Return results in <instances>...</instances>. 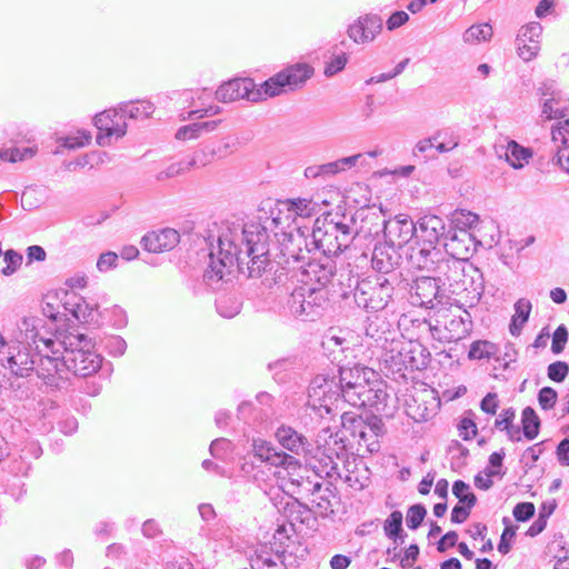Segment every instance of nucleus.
<instances>
[{"label":"nucleus","instance_id":"nucleus-64","mask_svg":"<svg viewBox=\"0 0 569 569\" xmlns=\"http://www.w3.org/2000/svg\"><path fill=\"white\" fill-rule=\"evenodd\" d=\"M117 261H118V254L112 251H108V252L100 254V257L97 261V268L99 269V271L106 272V271L110 270L111 268L116 267Z\"/></svg>","mask_w":569,"mask_h":569},{"label":"nucleus","instance_id":"nucleus-63","mask_svg":"<svg viewBox=\"0 0 569 569\" xmlns=\"http://www.w3.org/2000/svg\"><path fill=\"white\" fill-rule=\"evenodd\" d=\"M252 569H287L283 561H276L270 557H259L251 563Z\"/></svg>","mask_w":569,"mask_h":569},{"label":"nucleus","instance_id":"nucleus-60","mask_svg":"<svg viewBox=\"0 0 569 569\" xmlns=\"http://www.w3.org/2000/svg\"><path fill=\"white\" fill-rule=\"evenodd\" d=\"M536 508L532 502H519L513 508V517L518 521H528L535 515Z\"/></svg>","mask_w":569,"mask_h":569},{"label":"nucleus","instance_id":"nucleus-47","mask_svg":"<svg viewBox=\"0 0 569 569\" xmlns=\"http://www.w3.org/2000/svg\"><path fill=\"white\" fill-rule=\"evenodd\" d=\"M552 141L557 148H565L569 146V120L559 121L551 131Z\"/></svg>","mask_w":569,"mask_h":569},{"label":"nucleus","instance_id":"nucleus-53","mask_svg":"<svg viewBox=\"0 0 569 569\" xmlns=\"http://www.w3.org/2000/svg\"><path fill=\"white\" fill-rule=\"evenodd\" d=\"M33 151L30 148L19 149H4L0 151V159L9 162H18L31 158Z\"/></svg>","mask_w":569,"mask_h":569},{"label":"nucleus","instance_id":"nucleus-35","mask_svg":"<svg viewBox=\"0 0 569 569\" xmlns=\"http://www.w3.org/2000/svg\"><path fill=\"white\" fill-rule=\"evenodd\" d=\"M433 140L437 142L433 146L438 152L445 153L453 150L459 144V136L450 128L440 130L433 134Z\"/></svg>","mask_w":569,"mask_h":569},{"label":"nucleus","instance_id":"nucleus-40","mask_svg":"<svg viewBox=\"0 0 569 569\" xmlns=\"http://www.w3.org/2000/svg\"><path fill=\"white\" fill-rule=\"evenodd\" d=\"M469 277H463L462 279H460L459 283L461 284V293L459 296H461V299L459 300V302L462 305V306H466V307H469V308H472L475 307L481 299L483 292H485V279H483V274L481 273V286H480V292H478V295H476V297L473 298L472 297V293H471V288L469 286Z\"/></svg>","mask_w":569,"mask_h":569},{"label":"nucleus","instance_id":"nucleus-48","mask_svg":"<svg viewBox=\"0 0 569 569\" xmlns=\"http://www.w3.org/2000/svg\"><path fill=\"white\" fill-rule=\"evenodd\" d=\"M212 144H206L202 149L196 151L192 158L188 159L190 169L193 167H206L216 159V154L211 153Z\"/></svg>","mask_w":569,"mask_h":569},{"label":"nucleus","instance_id":"nucleus-20","mask_svg":"<svg viewBox=\"0 0 569 569\" xmlns=\"http://www.w3.org/2000/svg\"><path fill=\"white\" fill-rule=\"evenodd\" d=\"M417 240L428 243L431 246H437L438 241L441 238L446 239V223L442 218L436 214H425L417 222Z\"/></svg>","mask_w":569,"mask_h":569},{"label":"nucleus","instance_id":"nucleus-12","mask_svg":"<svg viewBox=\"0 0 569 569\" xmlns=\"http://www.w3.org/2000/svg\"><path fill=\"white\" fill-rule=\"evenodd\" d=\"M417 233V226L408 214H398L383 221L385 241L401 249Z\"/></svg>","mask_w":569,"mask_h":569},{"label":"nucleus","instance_id":"nucleus-15","mask_svg":"<svg viewBox=\"0 0 569 569\" xmlns=\"http://www.w3.org/2000/svg\"><path fill=\"white\" fill-rule=\"evenodd\" d=\"M477 244L478 242L468 230H448L443 244L445 250L442 251L448 257L469 261V258L476 251Z\"/></svg>","mask_w":569,"mask_h":569},{"label":"nucleus","instance_id":"nucleus-34","mask_svg":"<svg viewBox=\"0 0 569 569\" xmlns=\"http://www.w3.org/2000/svg\"><path fill=\"white\" fill-rule=\"evenodd\" d=\"M521 423L523 436L528 440H533L540 429V419L531 407H526L521 413Z\"/></svg>","mask_w":569,"mask_h":569},{"label":"nucleus","instance_id":"nucleus-51","mask_svg":"<svg viewBox=\"0 0 569 569\" xmlns=\"http://www.w3.org/2000/svg\"><path fill=\"white\" fill-rule=\"evenodd\" d=\"M190 169V163L188 160H180L178 162H173L169 164L164 170H161L157 173V180H164L168 178H173L179 176Z\"/></svg>","mask_w":569,"mask_h":569},{"label":"nucleus","instance_id":"nucleus-54","mask_svg":"<svg viewBox=\"0 0 569 569\" xmlns=\"http://www.w3.org/2000/svg\"><path fill=\"white\" fill-rule=\"evenodd\" d=\"M569 373V365L565 361H555L547 368V376L555 382H562Z\"/></svg>","mask_w":569,"mask_h":569},{"label":"nucleus","instance_id":"nucleus-25","mask_svg":"<svg viewBox=\"0 0 569 569\" xmlns=\"http://www.w3.org/2000/svg\"><path fill=\"white\" fill-rule=\"evenodd\" d=\"M383 422L377 416L370 418V426L367 430L361 431V435L357 438L359 447H365L370 453L378 452L380 450L379 436L383 433Z\"/></svg>","mask_w":569,"mask_h":569},{"label":"nucleus","instance_id":"nucleus-10","mask_svg":"<svg viewBox=\"0 0 569 569\" xmlns=\"http://www.w3.org/2000/svg\"><path fill=\"white\" fill-rule=\"evenodd\" d=\"M392 295L391 280L386 276H376L358 282L353 297L358 307L368 311H380L388 306Z\"/></svg>","mask_w":569,"mask_h":569},{"label":"nucleus","instance_id":"nucleus-49","mask_svg":"<svg viewBox=\"0 0 569 569\" xmlns=\"http://www.w3.org/2000/svg\"><path fill=\"white\" fill-rule=\"evenodd\" d=\"M427 515L425 506L417 503L411 506L407 511L406 522L409 529L416 530L423 521Z\"/></svg>","mask_w":569,"mask_h":569},{"label":"nucleus","instance_id":"nucleus-45","mask_svg":"<svg viewBox=\"0 0 569 569\" xmlns=\"http://www.w3.org/2000/svg\"><path fill=\"white\" fill-rule=\"evenodd\" d=\"M402 359H403V356L400 350V347L387 350L382 355V358H381L385 367L393 372L395 371L399 372V371L406 369V363H402V361H401Z\"/></svg>","mask_w":569,"mask_h":569},{"label":"nucleus","instance_id":"nucleus-28","mask_svg":"<svg viewBox=\"0 0 569 569\" xmlns=\"http://www.w3.org/2000/svg\"><path fill=\"white\" fill-rule=\"evenodd\" d=\"M532 305L528 299L521 298L515 303V315L512 316L509 331L513 337L520 335L525 323L528 321Z\"/></svg>","mask_w":569,"mask_h":569},{"label":"nucleus","instance_id":"nucleus-19","mask_svg":"<svg viewBox=\"0 0 569 569\" xmlns=\"http://www.w3.org/2000/svg\"><path fill=\"white\" fill-rule=\"evenodd\" d=\"M398 250V248L386 241L377 243L371 257L372 268L385 276L392 274L401 260V254Z\"/></svg>","mask_w":569,"mask_h":569},{"label":"nucleus","instance_id":"nucleus-14","mask_svg":"<svg viewBox=\"0 0 569 569\" xmlns=\"http://www.w3.org/2000/svg\"><path fill=\"white\" fill-rule=\"evenodd\" d=\"M252 453L261 462L273 467H282L286 470H296L300 467L297 458L276 448L271 442L263 439H253Z\"/></svg>","mask_w":569,"mask_h":569},{"label":"nucleus","instance_id":"nucleus-4","mask_svg":"<svg viewBox=\"0 0 569 569\" xmlns=\"http://www.w3.org/2000/svg\"><path fill=\"white\" fill-rule=\"evenodd\" d=\"M313 73L306 63L287 67L256 88L252 79H233L221 84L216 91V98L221 102H232L247 99L257 102L268 97H276L289 90L301 87Z\"/></svg>","mask_w":569,"mask_h":569},{"label":"nucleus","instance_id":"nucleus-2","mask_svg":"<svg viewBox=\"0 0 569 569\" xmlns=\"http://www.w3.org/2000/svg\"><path fill=\"white\" fill-rule=\"evenodd\" d=\"M40 340L44 349H39L38 377L52 388H62L69 380V375L86 378L96 373L101 367V356L92 350V342L84 335L70 333L62 340L58 338Z\"/></svg>","mask_w":569,"mask_h":569},{"label":"nucleus","instance_id":"nucleus-24","mask_svg":"<svg viewBox=\"0 0 569 569\" xmlns=\"http://www.w3.org/2000/svg\"><path fill=\"white\" fill-rule=\"evenodd\" d=\"M399 347L403 356L401 361L406 363V369L421 370L428 365L429 353L419 342H401Z\"/></svg>","mask_w":569,"mask_h":569},{"label":"nucleus","instance_id":"nucleus-62","mask_svg":"<svg viewBox=\"0 0 569 569\" xmlns=\"http://www.w3.org/2000/svg\"><path fill=\"white\" fill-rule=\"evenodd\" d=\"M211 144H212L211 153H214L216 158L222 159L233 152L237 143L234 141H230L227 139V140L220 141L219 143H211Z\"/></svg>","mask_w":569,"mask_h":569},{"label":"nucleus","instance_id":"nucleus-44","mask_svg":"<svg viewBox=\"0 0 569 569\" xmlns=\"http://www.w3.org/2000/svg\"><path fill=\"white\" fill-rule=\"evenodd\" d=\"M452 492L458 498L460 503L467 505L468 508H472L477 498L473 492L470 491V487L462 480H457L453 482Z\"/></svg>","mask_w":569,"mask_h":569},{"label":"nucleus","instance_id":"nucleus-17","mask_svg":"<svg viewBox=\"0 0 569 569\" xmlns=\"http://www.w3.org/2000/svg\"><path fill=\"white\" fill-rule=\"evenodd\" d=\"M388 399L389 395L387 393L386 385L380 379L379 373H377L375 382L369 383L363 391V396L360 397V403H355L353 407H368L373 412L389 416Z\"/></svg>","mask_w":569,"mask_h":569},{"label":"nucleus","instance_id":"nucleus-39","mask_svg":"<svg viewBox=\"0 0 569 569\" xmlns=\"http://www.w3.org/2000/svg\"><path fill=\"white\" fill-rule=\"evenodd\" d=\"M497 352V346L487 340H478L472 342L468 357L471 360L490 359Z\"/></svg>","mask_w":569,"mask_h":569},{"label":"nucleus","instance_id":"nucleus-59","mask_svg":"<svg viewBox=\"0 0 569 569\" xmlns=\"http://www.w3.org/2000/svg\"><path fill=\"white\" fill-rule=\"evenodd\" d=\"M106 348L110 355L119 357L126 352L127 342L120 336H112L107 339Z\"/></svg>","mask_w":569,"mask_h":569},{"label":"nucleus","instance_id":"nucleus-32","mask_svg":"<svg viewBox=\"0 0 569 569\" xmlns=\"http://www.w3.org/2000/svg\"><path fill=\"white\" fill-rule=\"evenodd\" d=\"M493 30L489 23L473 24L462 34L463 42L468 44H478L482 41H489L492 38Z\"/></svg>","mask_w":569,"mask_h":569},{"label":"nucleus","instance_id":"nucleus-37","mask_svg":"<svg viewBox=\"0 0 569 569\" xmlns=\"http://www.w3.org/2000/svg\"><path fill=\"white\" fill-rule=\"evenodd\" d=\"M74 302H72V308H66L71 312V315L81 322H89L93 320V313L96 310V305H90L82 297L73 296Z\"/></svg>","mask_w":569,"mask_h":569},{"label":"nucleus","instance_id":"nucleus-36","mask_svg":"<svg viewBox=\"0 0 569 569\" xmlns=\"http://www.w3.org/2000/svg\"><path fill=\"white\" fill-rule=\"evenodd\" d=\"M216 307L221 317L230 319L241 311L242 302L236 296H222L216 301Z\"/></svg>","mask_w":569,"mask_h":569},{"label":"nucleus","instance_id":"nucleus-3","mask_svg":"<svg viewBox=\"0 0 569 569\" xmlns=\"http://www.w3.org/2000/svg\"><path fill=\"white\" fill-rule=\"evenodd\" d=\"M378 372L373 369L355 365L339 368V392L332 390L333 382L322 376L316 377L308 388V407L319 417L323 418L332 410L333 401L339 398L350 406L360 403V397L369 383L375 382Z\"/></svg>","mask_w":569,"mask_h":569},{"label":"nucleus","instance_id":"nucleus-43","mask_svg":"<svg viewBox=\"0 0 569 569\" xmlns=\"http://www.w3.org/2000/svg\"><path fill=\"white\" fill-rule=\"evenodd\" d=\"M287 206L289 212L301 218L310 217L316 210V203L308 199L289 200Z\"/></svg>","mask_w":569,"mask_h":569},{"label":"nucleus","instance_id":"nucleus-57","mask_svg":"<svg viewBox=\"0 0 569 569\" xmlns=\"http://www.w3.org/2000/svg\"><path fill=\"white\" fill-rule=\"evenodd\" d=\"M4 261L7 266L1 270V272L4 276H10L21 266L22 256L14 250H8L4 252Z\"/></svg>","mask_w":569,"mask_h":569},{"label":"nucleus","instance_id":"nucleus-5","mask_svg":"<svg viewBox=\"0 0 569 569\" xmlns=\"http://www.w3.org/2000/svg\"><path fill=\"white\" fill-rule=\"evenodd\" d=\"M353 238L355 232L349 224L325 218L316 220L311 233L306 227H297L295 231H290L287 243L313 249L333 258L346 250Z\"/></svg>","mask_w":569,"mask_h":569},{"label":"nucleus","instance_id":"nucleus-18","mask_svg":"<svg viewBox=\"0 0 569 569\" xmlns=\"http://www.w3.org/2000/svg\"><path fill=\"white\" fill-rule=\"evenodd\" d=\"M382 29V20L377 14L359 17L348 28V36L356 43H367L375 40Z\"/></svg>","mask_w":569,"mask_h":569},{"label":"nucleus","instance_id":"nucleus-11","mask_svg":"<svg viewBox=\"0 0 569 569\" xmlns=\"http://www.w3.org/2000/svg\"><path fill=\"white\" fill-rule=\"evenodd\" d=\"M94 126L99 130L97 143L102 147L111 144L113 140L122 138L127 132V122L123 120L120 108L97 114Z\"/></svg>","mask_w":569,"mask_h":569},{"label":"nucleus","instance_id":"nucleus-27","mask_svg":"<svg viewBox=\"0 0 569 569\" xmlns=\"http://www.w3.org/2000/svg\"><path fill=\"white\" fill-rule=\"evenodd\" d=\"M283 515L291 525L306 523L310 520L311 510L307 505L301 503L298 499L289 497L283 507Z\"/></svg>","mask_w":569,"mask_h":569},{"label":"nucleus","instance_id":"nucleus-55","mask_svg":"<svg viewBox=\"0 0 569 569\" xmlns=\"http://www.w3.org/2000/svg\"><path fill=\"white\" fill-rule=\"evenodd\" d=\"M568 329L565 325H560L552 335L551 351L559 355L563 351L568 341Z\"/></svg>","mask_w":569,"mask_h":569},{"label":"nucleus","instance_id":"nucleus-23","mask_svg":"<svg viewBox=\"0 0 569 569\" xmlns=\"http://www.w3.org/2000/svg\"><path fill=\"white\" fill-rule=\"evenodd\" d=\"M472 329L471 315L463 309L459 315H451L445 322V338L449 341H458L469 335Z\"/></svg>","mask_w":569,"mask_h":569},{"label":"nucleus","instance_id":"nucleus-13","mask_svg":"<svg viewBox=\"0 0 569 569\" xmlns=\"http://www.w3.org/2000/svg\"><path fill=\"white\" fill-rule=\"evenodd\" d=\"M442 257H445L443 251L437 246L423 243L419 240L410 246L407 252V261L410 268L431 274Z\"/></svg>","mask_w":569,"mask_h":569},{"label":"nucleus","instance_id":"nucleus-26","mask_svg":"<svg viewBox=\"0 0 569 569\" xmlns=\"http://www.w3.org/2000/svg\"><path fill=\"white\" fill-rule=\"evenodd\" d=\"M506 160L515 169H521L532 157V151L529 148L520 146L515 140L507 143L505 151Z\"/></svg>","mask_w":569,"mask_h":569},{"label":"nucleus","instance_id":"nucleus-31","mask_svg":"<svg viewBox=\"0 0 569 569\" xmlns=\"http://www.w3.org/2000/svg\"><path fill=\"white\" fill-rule=\"evenodd\" d=\"M306 485L308 487H305V490L310 492L312 496H317L312 502H315L322 512L329 511L331 507L330 497L332 496L331 488L329 486L323 488L321 482L311 483L310 481H307Z\"/></svg>","mask_w":569,"mask_h":569},{"label":"nucleus","instance_id":"nucleus-33","mask_svg":"<svg viewBox=\"0 0 569 569\" xmlns=\"http://www.w3.org/2000/svg\"><path fill=\"white\" fill-rule=\"evenodd\" d=\"M340 419L343 429L349 431L355 439L361 435V431L367 430L370 426V419L367 421L361 416L353 412H343Z\"/></svg>","mask_w":569,"mask_h":569},{"label":"nucleus","instance_id":"nucleus-7","mask_svg":"<svg viewBox=\"0 0 569 569\" xmlns=\"http://www.w3.org/2000/svg\"><path fill=\"white\" fill-rule=\"evenodd\" d=\"M284 254L298 264L297 268L301 271L303 286L327 289L331 283L337 271L332 257L287 242L284 243Z\"/></svg>","mask_w":569,"mask_h":569},{"label":"nucleus","instance_id":"nucleus-29","mask_svg":"<svg viewBox=\"0 0 569 569\" xmlns=\"http://www.w3.org/2000/svg\"><path fill=\"white\" fill-rule=\"evenodd\" d=\"M121 114L123 120L127 118L141 120L149 118L153 111L154 107L150 101H137V102H126L120 107Z\"/></svg>","mask_w":569,"mask_h":569},{"label":"nucleus","instance_id":"nucleus-42","mask_svg":"<svg viewBox=\"0 0 569 569\" xmlns=\"http://www.w3.org/2000/svg\"><path fill=\"white\" fill-rule=\"evenodd\" d=\"M385 533L388 538L397 541L398 538L402 539V513L400 511H392L385 521Z\"/></svg>","mask_w":569,"mask_h":569},{"label":"nucleus","instance_id":"nucleus-6","mask_svg":"<svg viewBox=\"0 0 569 569\" xmlns=\"http://www.w3.org/2000/svg\"><path fill=\"white\" fill-rule=\"evenodd\" d=\"M20 332L24 333L23 340L8 345L4 352L0 356V363L17 377H28L31 372L38 375L40 368L39 349L42 336L37 330L34 319H23L19 326Z\"/></svg>","mask_w":569,"mask_h":569},{"label":"nucleus","instance_id":"nucleus-30","mask_svg":"<svg viewBox=\"0 0 569 569\" xmlns=\"http://www.w3.org/2000/svg\"><path fill=\"white\" fill-rule=\"evenodd\" d=\"M219 121L211 120V121H204V122H198V123H191L183 126L178 129L176 132V138L178 140H190L198 138L201 132H210L217 129Z\"/></svg>","mask_w":569,"mask_h":569},{"label":"nucleus","instance_id":"nucleus-16","mask_svg":"<svg viewBox=\"0 0 569 569\" xmlns=\"http://www.w3.org/2000/svg\"><path fill=\"white\" fill-rule=\"evenodd\" d=\"M440 284L433 274L413 281L410 288V301L413 306L433 309L439 296Z\"/></svg>","mask_w":569,"mask_h":569},{"label":"nucleus","instance_id":"nucleus-56","mask_svg":"<svg viewBox=\"0 0 569 569\" xmlns=\"http://www.w3.org/2000/svg\"><path fill=\"white\" fill-rule=\"evenodd\" d=\"M558 393L551 387H543L538 393V402L543 410L552 409L557 402Z\"/></svg>","mask_w":569,"mask_h":569},{"label":"nucleus","instance_id":"nucleus-22","mask_svg":"<svg viewBox=\"0 0 569 569\" xmlns=\"http://www.w3.org/2000/svg\"><path fill=\"white\" fill-rule=\"evenodd\" d=\"M274 436L280 446L293 455L299 456L308 451V438L290 426L281 425L276 430Z\"/></svg>","mask_w":569,"mask_h":569},{"label":"nucleus","instance_id":"nucleus-38","mask_svg":"<svg viewBox=\"0 0 569 569\" xmlns=\"http://www.w3.org/2000/svg\"><path fill=\"white\" fill-rule=\"evenodd\" d=\"M479 221V216L467 210H456L451 216L452 228L450 230H468Z\"/></svg>","mask_w":569,"mask_h":569},{"label":"nucleus","instance_id":"nucleus-50","mask_svg":"<svg viewBox=\"0 0 569 569\" xmlns=\"http://www.w3.org/2000/svg\"><path fill=\"white\" fill-rule=\"evenodd\" d=\"M558 104L559 100L551 92L550 98L546 99L542 104V116L548 120L562 118L565 114L562 108L558 107Z\"/></svg>","mask_w":569,"mask_h":569},{"label":"nucleus","instance_id":"nucleus-9","mask_svg":"<svg viewBox=\"0 0 569 569\" xmlns=\"http://www.w3.org/2000/svg\"><path fill=\"white\" fill-rule=\"evenodd\" d=\"M328 306V289L303 284L292 291L288 301V307L292 316L301 320L310 321L322 316Z\"/></svg>","mask_w":569,"mask_h":569},{"label":"nucleus","instance_id":"nucleus-61","mask_svg":"<svg viewBox=\"0 0 569 569\" xmlns=\"http://www.w3.org/2000/svg\"><path fill=\"white\" fill-rule=\"evenodd\" d=\"M347 61H348V57L346 56V53L336 56L335 58L331 59L330 62L327 63V66L325 68V74L327 77H332V76L337 74L346 67Z\"/></svg>","mask_w":569,"mask_h":569},{"label":"nucleus","instance_id":"nucleus-1","mask_svg":"<svg viewBox=\"0 0 569 569\" xmlns=\"http://www.w3.org/2000/svg\"><path fill=\"white\" fill-rule=\"evenodd\" d=\"M269 234L260 223H232L221 230L217 246L209 253L210 262L203 273V282L212 290H219L231 281L234 271L258 278L270 260Z\"/></svg>","mask_w":569,"mask_h":569},{"label":"nucleus","instance_id":"nucleus-52","mask_svg":"<svg viewBox=\"0 0 569 569\" xmlns=\"http://www.w3.org/2000/svg\"><path fill=\"white\" fill-rule=\"evenodd\" d=\"M517 53L526 62L535 59L540 50V43H529L527 41H519L516 38Z\"/></svg>","mask_w":569,"mask_h":569},{"label":"nucleus","instance_id":"nucleus-8","mask_svg":"<svg viewBox=\"0 0 569 569\" xmlns=\"http://www.w3.org/2000/svg\"><path fill=\"white\" fill-rule=\"evenodd\" d=\"M442 257L436 267L435 272L432 273L439 284L443 287H448L449 291L452 295L459 296L461 293V284L459 283L460 279L463 277H469V286L475 298L478 292H480L481 286V271L470 261H462L459 259H455L452 257H448L447 253H443Z\"/></svg>","mask_w":569,"mask_h":569},{"label":"nucleus","instance_id":"nucleus-46","mask_svg":"<svg viewBox=\"0 0 569 569\" xmlns=\"http://www.w3.org/2000/svg\"><path fill=\"white\" fill-rule=\"evenodd\" d=\"M542 33V26L539 22H530L523 26L517 36L519 41H527L529 43H540L539 37Z\"/></svg>","mask_w":569,"mask_h":569},{"label":"nucleus","instance_id":"nucleus-41","mask_svg":"<svg viewBox=\"0 0 569 569\" xmlns=\"http://www.w3.org/2000/svg\"><path fill=\"white\" fill-rule=\"evenodd\" d=\"M363 167L365 166V154L357 153L349 157L340 158L336 161L330 162L332 177L346 172L355 167Z\"/></svg>","mask_w":569,"mask_h":569},{"label":"nucleus","instance_id":"nucleus-21","mask_svg":"<svg viewBox=\"0 0 569 569\" xmlns=\"http://www.w3.org/2000/svg\"><path fill=\"white\" fill-rule=\"evenodd\" d=\"M180 236L178 231L171 228H166L159 231L147 233L141 243L149 252H163L171 250L179 242Z\"/></svg>","mask_w":569,"mask_h":569},{"label":"nucleus","instance_id":"nucleus-58","mask_svg":"<svg viewBox=\"0 0 569 569\" xmlns=\"http://www.w3.org/2000/svg\"><path fill=\"white\" fill-rule=\"evenodd\" d=\"M91 134L87 131H79L74 136H68L64 138L63 147L68 149H77L89 144Z\"/></svg>","mask_w":569,"mask_h":569}]
</instances>
